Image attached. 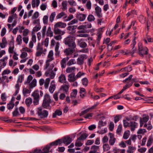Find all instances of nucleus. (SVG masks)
<instances>
[{"mask_svg": "<svg viewBox=\"0 0 153 153\" xmlns=\"http://www.w3.org/2000/svg\"><path fill=\"white\" fill-rule=\"evenodd\" d=\"M75 37L69 36L64 39L63 42L65 45H68L69 47L71 48L74 49L76 47V45L75 42Z\"/></svg>", "mask_w": 153, "mask_h": 153, "instance_id": "f257e3e1", "label": "nucleus"}, {"mask_svg": "<svg viewBox=\"0 0 153 153\" xmlns=\"http://www.w3.org/2000/svg\"><path fill=\"white\" fill-rule=\"evenodd\" d=\"M69 58L68 56L63 58L62 59L60 62V64L61 68H65L66 66V62L68 61L67 65L68 66H70L72 65L76 64V62L75 59H72L69 60L68 61Z\"/></svg>", "mask_w": 153, "mask_h": 153, "instance_id": "f03ea898", "label": "nucleus"}, {"mask_svg": "<svg viewBox=\"0 0 153 153\" xmlns=\"http://www.w3.org/2000/svg\"><path fill=\"white\" fill-rule=\"evenodd\" d=\"M149 49L146 47H143L141 43H138V53L141 56H143L144 55L147 54L148 53Z\"/></svg>", "mask_w": 153, "mask_h": 153, "instance_id": "7ed1b4c3", "label": "nucleus"}, {"mask_svg": "<svg viewBox=\"0 0 153 153\" xmlns=\"http://www.w3.org/2000/svg\"><path fill=\"white\" fill-rule=\"evenodd\" d=\"M136 44V42L135 41V38L134 37L133 39L132 42V43L131 44V46L132 48V51H129L128 50H126V51L123 50H121L120 51V53H124V55H127L128 54H130L132 56H133V54L137 51L136 48H134L135 45Z\"/></svg>", "mask_w": 153, "mask_h": 153, "instance_id": "20e7f679", "label": "nucleus"}, {"mask_svg": "<svg viewBox=\"0 0 153 153\" xmlns=\"http://www.w3.org/2000/svg\"><path fill=\"white\" fill-rule=\"evenodd\" d=\"M51 102L50 96L48 94H46L45 95L42 104L43 107L45 108L51 109V107L50 105V104Z\"/></svg>", "mask_w": 153, "mask_h": 153, "instance_id": "39448f33", "label": "nucleus"}, {"mask_svg": "<svg viewBox=\"0 0 153 153\" xmlns=\"http://www.w3.org/2000/svg\"><path fill=\"white\" fill-rule=\"evenodd\" d=\"M37 113L41 118H44L47 117L48 114V111L45 110L43 109L41 107L38 108Z\"/></svg>", "mask_w": 153, "mask_h": 153, "instance_id": "423d86ee", "label": "nucleus"}, {"mask_svg": "<svg viewBox=\"0 0 153 153\" xmlns=\"http://www.w3.org/2000/svg\"><path fill=\"white\" fill-rule=\"evenodd\" d=\"M33 97V103L35 105L38 104L40 99L39 92L37 90L34 91L31 94Z\"/></svg>", "mask_w": 153, "mask_h": 153, "instance_id": "0eeeda50", "label": "nucleus"}, {"mask_svg": "<svg viewBox=\"0 0 153 153\" xmlns=\"http://www.w3.org/2000/svg\"><path fill=\"white\" fill-rule=\"evenodd\" d=\"M37 51L36 53V56L38 57L40 56L42 53L45 54V52L46 51V49H43L40 43H38L36 48Z\"/></svg>", "mask_w": 153, "mask_h": 153, "instance_id": "6e6552de", "label": "nucleus"}, {"mask_svg": "<svg viewBox=\"0 0 153 153\" xmlns=\"http://www.w3.org/2000/svg\"><path fill=\"white\" fill-rule=\"evenodd\" d=\"M87 56L85 54H82L79 56L77 59V63L79 65H82L84 64V60L87 59Z\"/></svg>", "mask_w": 153, "mask_h": 153, "instance_id": "1a4fd4ad", "label": "nucleus"}, {"mask_svg": "<svg viewBox=\"0 0 153 153\" xmlns=\"http://www.w3.org/2000/svg\"><path fill=\"white\" fill-rule=\"evenodd\" d=\"M85 39H78L77 41V45L80 48H85L87 46V45L86 42H84Z\"/></svg>", "mask_w": 153, "mask_h": 153, "instance_id": "9d476101", "label": "nucleus"}, {"mask_svg": "<svg viewBox=\"0 0 153 153\" xmlns=\"http://www.w3.org/2000/svg\"><path fill=\"white\" fill-rule=\"evenodd\" d=\"M61 140L62 143H63L66 145L70 144L72 141V138L68 136H65Z\"/></svg>", "mask_w": 153, "mask_h": 153, "instance_id": "9b49d317", "label": "nucleus"}, {"mask_svg": "<svg viewBox=\"0 0 153 153\" xmlns=\"http://www.w3.org/2000/svg\"><path fill=\"white\" fill-rule=\"evenodd\" d=\"M99 104V103L97 102L93 106L91 107L90 108H88L87 109H86L82 111L79 114V116H82V115H83L86 113L88 112L89 111H90V110H92L94 109L96 106Z\"/></svg>", "mask_w": 153, "mask_h": 153, "instance_id": "f8f14e48", "label": "nucleus"}, {"mask_svg": "<svg viewBox=\"0 0 153 153\" xmlns=\"http://www.w3.org/2000/svg\"><path fill=\"white\" fill-rule=\"evenodd\" d=\"M95 13L96 15L99 18H101L102 17V14L101 13V9L99 6H96L95 8Z\"/></svg>", "mask_w": 153, "mask_h": 153, "instance_id": "ddd939ff", "label": "nucleus"}, {"mask_svg": "<svg viewBox=\"0 0 153 153\" xmlns=\"http://www.w3.org/2000/svg\"><path fill=\"white\" fill-rule=\"evenodd\" d=\"M69 87V85L67 82L66 84H63L61 85L59 90L62 91L64 92L67 94L68 91Z\"/></svg>", "mask_w": 153, "mask_h": 153, "instance_id": "4468645a", "label": "nucleus"}, {"mask_svg": "<svg viewBox=\"0 0 153 153\" xmlns=\"http://www.w3.org/2000/svg\"><path fill=\"white\" fill-rule=\"evenodd\" d=\"M77 79L74 73L70 74L68 76V80L70 82H74Z\"/></svg>", "mask_w": 153, "mask_h": 153, "instance_id": "2eb2a0df", "label": "nucleus"}, {"mask_svg": "<svg viewBox=\"0 0 153 153\" xmlns=\"http://www.w3.org/2000/svg\"><path fill=\"white\" fill-rule=\"evenodd\" d=\"M76 26H70L68 27L67 29L68 31V33L71 34L74 33L76 31Z\"/></svg>", "mask_w": 153, "mask_h": 153, "instance_id": "dca6fc26", "label": "nucleus"}, {"mask_svg": "<svg viewBox=\"0 0 153 153\" xmlns=\"http://www.w3.org/2000/svg\"><path fill=\"white\" fill-rule=\"evenodd\" d=\"M110 138L109 143L110 145L113 146L115 143L116 141V138L114 137V135L111 133H109Z\"/></svg>", "mask_w": 153, "mask_h": 153, "instance_id": "f3484780", "label": "nucleus"}, {"mask_svg": "<svg viewBox=\"0 0 153 153\" xmlns=\"http://www.w3.org/2000/svg\"><path fill=\"white\" fill-rule=\"evenodd\" d=\"M53 53V51H50L48 55L47 59L46 60L48 62H51L54 59Z\"/></svg>", "mask_w": 153, "mask_h": 153, "instance_id": "a211bd4d", "label": "nucleus"}, {"mask_svg": "<svg viewBox=\"0 0 153 153\" xmlns=\"http://www.w3.org/2000/svg\"><path fill=\"white\" fill-rule=\"evenodd\" d=\"M56 88V85L54 80H52L51 82L50 86L49 88V91L50 92L53 93Z\"/></svg>", "mask_w": 153, "mask_h": 153, "instance_id": "6ab92c4d", "label": "nucleus"}, {"mask_svg": "<svg viewBox=\"0 0 153 153\" xmlns=\"http://www.w3.org/2000/svg\"><path fill=\"white\" fill-rule=\"evenodd\" d=\"M137 123L134 121H131L130 122L129 127H131V130L133 131L134 130L135 128L137 127Z\"/></svg>", "mask_w": 153, "mask_h": 153, "instance_id": "aec40b11", "label": "nucleus"}, {"mask_svg": "<svg viewBox=\"0 0 153 153\" xmlns=\"http://www.w3.org/2000/svg\"><path fill=\"white\" fill-rule=\"evenodd\" d=\"M53 30L54 33L56 35H63L65 33L64 31H62L58 28L54 27Z\"/></svg>", "mask_w": 153, "mask_h": 153, "instance_id": "412c9836", "label": "nucleus"}, {"mask_svg": "<svg viewBox=\"0 0 153 153\" xmlns=\"http://www.w3.org/2000/svg\"><path fill=\"white\" fill-rule=\"evenodd\" d=\"M86 15L85 14L79 13L77 14L76 16V17L77 19H79L80 21H83L85 19Z\"/></svg>", "mask_w": 153, "mask_h": 153, "instance_id": "4be33fe9", "label": "nucleus"}, {"mask_svg": "<svg viewBox=\"0 0 153 153\" xmlns=\"http://www.w3.org/2000/svg\"><path fill=\"white\" fill-rule=\"evenodd\" d=\"M66 25L65 23L61 22H59L56 23L54 25V27L56 28L60 27L61 28H65L66 27Z\"/></svg>", "mask_w": 153, "mask_h": 153, "instance_id": "5701e85b", "label": "nucleus"}, {"mask_svg": "<svg viewBox=\"0 0 153 153\" xmlns=\"http://www.w3.org/2000/svg\"><path fill=\"white\" fill-rule=\"evenodd\" d=\"M59 81L61 83L66 82V78L64 74H61L59 77Z\"/></svg>", "mask_w": 153, "mask_h": 153, "instance_id": "b1692460", "label": "nucleus"}, {"mask_svg": "<svg viewBox=\"0 0 153 153\" xmlns=\"http://www.w3.org/2000/svg\"><path fill=\"white\" fill-rule=\"evenodd\" d=\"M71 48H68L65 49L64 51L65 54L66 56H69L73 52V50Z\"/></svg>", "mask_w": 153, "mask_h": 153, "instance_id": "393cba45", "label": "nucleus"}, {"mask_svg": "<svg viewBox=\"0 0 153 153\" xmlns=\"http://www.w3.org/2000/svg\"><path fill=\"white\" fill-rule=\"evenodd\" d=\"M62 143V142L60 139H58L55 141L51 143H50V146H56L59 144H61Z\"/></svg>", "mask_w": 153, "mask_h": 153, "instance_id": "a878e982", "label": "nucleus"}, {"mask_svg": "<svg viewBox=\"0 0 153 153\" xmlns=\"http://www.w3.org/2000/svg\"><path fill=\"white\" fill-rule=\"evenodd\" d=\"M91 150L89 153H95L99 149V146L94 145L91 146Z\"/></svg>", "mask_w": 153, "mask_h": 153, "instance_id": "bb28decb", "label": "nucleus"}, {"mask_svg": "<svg viewBox=\"0 0 153 153\" xmlns=\"http://www.w3.org/2000/svg\"><path fill=\"white\" fill-rule=\"evenodd\" d=\"M75 69L76 68L75 67H68L66 68V72L68 73H74Z\"/></svg>", "mask_w": 153, "mask_h": 153, "instance_id": "cd10ccee", "label": "nucleus"}, {"mask_svg": "<svg viewBox=\"0 0 153 153\" xmlns=\"http://www.w3.org/2000/svg\"><path fill=\"white\" fill-rule=\"evenodd\" d=\"M80 96L82 98H84L86 94L85 90L84 88H80Z\"/></svg>", "mask_w": 153, "mask_h": 153, "instance_id": "c85d7f7f", "label": "nucleus"}, {"mask_svg": "<svg viewBox=\"0 0 153 153\" xmlns=\"http://www.w3.org/2000/svg\"><path fill=\"white\" fill-rule=\"evenodd\" d=\"M32 102V100L30 97L26 98L25 100V103L27 107L30 106Z\"/></svg>", "mask_w": 153, "mask_h": 153, "instance_id": "c756f323", "label": "nucleus"}, {"mask_svg": "<svg viewBox=\"0 0 153 153\" xmlns=\"http://www.w3.org/2000/svg\"><path fill=\"white\" fill-rule=\"evenodd\" d=\"M62 112L60 110H57L54 113H53L52 117L53 118L56 117V116H60L62 114Z\"/></svg>", "mask_w": 153, "mask_h": 153, "instance_id": "7c9ffc66", "label": "nucleus"}, {"mask_svg": "<svg viewBox=\"0 0 153 153\" xmlns=\"http://www.w3.org/2000/svg\"><path fill=\"white\" fill-rule=\"evenodd\" d=\"M16 42L18 45H21L22 44V37L20 35H19L17 36L16 39Z\"/></svg>", "mask_w": 153, "mask_h": 153, "instance_id": "2f4dec72", "label": "nucleus"}, {"mask_svg": "<svg viewBox=\"0 0 153 153\" xmlns=\"http://www.w3.org/2000/svg\"><path fill=\"white\" fill-rule=\"evenodd\" d=\"M36 80L34 79L29 84V88H32L36 85Z\"/></svg>", "mask_w": 153, "mask_h": 153, "instance_id": "473e14b6", "label": "nucleus"}, {"mask_svg": "<svg viewBox=\"0 0 153 153\" xmlns=\"http://www.w3.org/2000/svg\"><path fill=\"white\" fill-rule=\"evenodd\" d=\"M50 146L47 145L44 147L42 151V153H48L50 148Z\"/></svg>", "mask_w": 153, "mask_h": 153, "instance_id": "72a5a7b5", "label": "nucleus"}, {"mask_svg": "<svg viewBox=\"0 0 153 153\" xmlns=\"http://www.w3.org/2000/svg\"><path fill=\"white\" fill-rule=\"evenodd\" d=\"M88 136V134L86 133H83L78 138L81 140H85Z\"/></svg>", "mask_w": 153, "mask_h": 153, "instance_id": "f704fd0d", "label": "nucleus"}, {"mask_svg": "<svg viewBox=\"0 0 153 153\" xmlns=\"http://www.w3.org/2000/svg\"><path fill=\"white\" fill-rule=\"evenodd\" d=\"M77 92V91L76 89L73 90L71 94V98L72 99L75 98L76 97Z\"/></svg>", "mask_w": 153, "mask_h": 153, "instance_id": "c9c22d12", "label": "nucleus"}, {"mask_svg": "<svg viewBox=\"0 0 153 153\" xmlns=\"http://www.w3.org/2000/svg\"><path fill=\"white\" fill-rule=\"evenodd\" d=\"M82 145L83 143L81 142V140L78 138L76 141L75 146L77 147H80L82 146Z\"/></svg>", "mask_w": 153, "mask_h": 153, "instance_id": "e433bc0d", "label": "nucleus"}, {"mask_svg": "<svg viewBox=\"0 0 153 153\" xmlns=\"http://www.w3.org/2000/svg\"><path fill=\"white\" fill-rule=\"evenodd\" d=\"M82 84L85 86H87L88 81L87 78L85 77L82 79Z\"/></svg>", "mask_w": 153, "mask_h": 153, "instance_id": "4c0bfd02", "label": "nucleus"}, {"mask_svg": "<svg viewBox=\"0 0 153 153\" xmlns=\"http://www.w3.org/2000/svg\"><path fill=\"white\" fill-rule=\"evenodd\" d=\"M129 135L130 131L129 130H127L125 132L123 137L124 139H127L128 138Z\"/></svg>", "mask_w": 153, "mask_h": 153, "instance_id": "58836bf2", "label": "nucleus"}, {"mask_svg": "<svg viewBox=\"0 0 153 153\" xmlns=\"http://www.w3.org/2000/svg\"><path fill=\"white\" fill-rule=\"evenodd\" d=\"M62 9L63 10H65L67 9V1H64L62 3Z\"/></svg>", "mask_w": 153, "mask_h": 153, "instance_id": "ea45409f", "label": "nucleus"}, {"mask_svg": "<svg viewBox=\"0 0 153 153\" xmlns=\"http://www.w3.org/2000/svg\"><path fill=\"white\" fill-rule=\"evenodd\" d=\"M15 105L14 104L12 101H10L9 103L7 105V107L8 109L10 110L13 108Z\"/></svg>", "mask_w": 153, "mask_h": 153, "instance_id": "a19ab883", "label": "nucleus"}, {"mask_svg": "<svg viewBox=\"0 0 153 153\" xmlns=\"http://www.w3.org/2000/svg\"><path fill=\"white\" fill-rule=\"evenodd\" d=\"M136 149L135 147L129 146L127 151V153H133V150Z\"/></svg>", "mask_w": 153, "mask_h": 153, "instance_id": "79ce46f5", "label": "nucleus"}, {"mask_svg": "<svg viewBox=\"0 0 153 153\" xmlns=\"http://www.w3.org/2000/svg\"><path fill=\"white\" fill-rule=\"evenodd\" d=\"M133 84V82L131 81H129L128 83L123 87V89L125 90L127 88L131 86Z\"/></svg>", "mask_w": 153, "mask_h": 153, "instance_id": "37998d69", "label": "nucleus"}, {"mask_svg": "<svg viewBox=\"0 0 153 153\" xmlns=\"http://www.w3.org/2000/svg\"><path fill=\"white\" fill-rule=\"evenodd\" d=\"M47 34L48 36L52 37L53 36V33L51 30V27H49L48 28L47 31Z\"/></svg>", "mask_w": 153, "mask_h": 153, "instance_id": "c03bdc74", "label": "nucleus"}, {"mask_svg": "<svg viewBox=\"0 0 153 153\" xmlns=\"http://www.w3.org/2000/svg\"><path fill=\"white\" fill-rule=\"evenodd\" d=\"M50 80V78H47L46 79L45 82H44V86L45 88L46 89L48 88Z\"/></svg>", "mask_w": 153, "mask_h": 153, "instance_id": "a18cd8bd", "label": "nucleus"}, {"mask_svg": "<svg viewBox=\"0 0 153 153\" xmlns=\"http://www.w3.org/2000/svg\"><path fill=\"white\" fill-rule=\"evenodd\" d=\"M13 117H17L20 115L18 111V108H15L14 111L12 113Z\"/></svg>", "mask_w": 153, "mask_h": 153, "instance_id": "49530a36", "label": "nucleus"}, {"mask_svg": "<svg viewBox=\"0 0 153 153\" xmlns=\"http://www.w3.org/2000/svg\"><path fill=\"white\" fill-rule=\"evenodd\" d=\"M6 65V62L3 60H0V67L2 69L4 68Z\"/></svg>", "mask_w": 153, "mask_h": 153, "instance_id": "de8ad7c7", "label": "nucleus"}, {"mask_svg": "<svg viewBox=\"0 0 153 153\" xmlns=\"http://www.w3.org/2000/svg\"><path fill=\"white\" fill-rule=\"evenodd\" d=\"M95 18L92 14L89 15L87 17V20L89 22H92L95 20Z\"/></svg>", "mask_w": 153, "mask_h": 153, "instance_id": "09e8293b", "label": "nucleus"}, {"mask_svg": "<svg viewBox=\"0 0 153 153\" xmlns=\"http://www.w3.org/2000/svg\"><path fill=\"white\" fill-rule=\"evenodd\" d=\"M30 91L26 88H24L22 90L23 95L25 96L26 94L30 93Z\"/></svg>", "mask_w": 153, "mask_h": 153, "instance_id": "8fccbe9b", "label": "nucleus"}, {"mask_svg": "<svg viewBox=\"0 0 153 153\" xmlns=\"http://www.w3.org/2000/svg\"><path fill=\"white\" fill-rule=\"evenodd\" d=\"M149 117L148 115L143 117L142 119H140V120L144 123H146L149 120Z\"/></svg>", "mask_w": 153, "mask_h": 153, "instance_id": "3c124183", "label": "nucleus"}, {"mask_svg": "<svg viewBox=\"0 0 153 153\" xmlns=\"http://www.w3.org/2000/svg\"><path fill=\"white\" fill-rule=\"evenodd\" d=\"M33 79V77L31 75H29L27 77V80L25 82V84H29Z\"/></svg>", "mask_w": 153, "mask_h": 153, "instance_id": "603ef678", "label": "nucleus"}, {"mask_svg": "<svg viewBox=\"0 0 153 153\" xmlns=\"http://www.w3.org/2000/svg\"><path fill=\"white\" fill-rule=\"evenodd\" d=\"M55 15L56 13L55 12H53L51 13L49 18L50 21L51 22H52L53 21Z\"/></svg>", "mask_w": 153, "mask_h": 153, "instance_id": "864d4df0", "label": "nucleus"}, {"mask_svg": "<svg viewBox=\"0 0 153 153\" xmlns=\"http://www.w3.org/2000/svg\"><path fill=\"white\" fill-rule=\"evenodd\" d=\"M106 124L105 122H104L102 120L100 121L99 122L98 127L101 128L102 126H105Z\"/></svg>", "mask_w": 153, "mask_h": 153, "instance_id": "5fc2aeb1", "label": "nucleus"}, {"mask_svg": "<svg viewBox=\"0 0 153 153\" xmlns=\"http://www.w3.org/2000/svg\"><path fill=\"white\" fill-rule=\"evenodd\" d=\"M24 78V75H20L19 76L17 82H20L21 83L23 79Z\"/></svg>", "mask_w": 153, "mask_h": 153, "instance_id": "6e6d98bb", "label": "nucleus"}, {"mask_svg": "<svg viewBox=\"0 0 153 153\" xmlns=\"http://www.w3.org/2000/svg\"><path fill=\"white\" fill-rule=\"evenodd\" d=\"M103 150L105 151L108 150L110 149L109 145L108 144H105L103 146Z\"/></svg>", "mask_w": 153, "mask_h": 153, "instance_id": "4d7b16f0", "label": "nucleus"}, {"mask_svg": "<svg viewBox=\"0 0 153 153\" xmlns=\"http://www.w3.org/2000/svg\"><path fill=\"white\" fill-rule=\"evenodd\" d=\"M29 33V30L27 29H25L23 31V36L25 37L27 36Z\"/></svg>", "mask_w": 153, "mask_h": 153, "instance_id": "13d9d810", "label": "nucleus"}, {"mask_svg": "<svg viewBox=\"0 0 153 153\" xmlns=\"http://www.w3.org/2000/svg\"><path fill=\"white\" fill-rule=\"evenodd\" d=\"M122 130V125L121 124L119 125L118 127L117 130V133L120 134Z\"/></svg>", "mask_w": 153, "mask_h": 153, "instance_id": "bf43d9fd", "label": "nucleus"}, {"mask_svg": "<svg viewBox=\"0 0 153 153\" xmlns=\"http://www.w3.org/2000/svg\"><path fill=\"white\" fill-rule=\"evenodd\" d=\"M65 14L64 12H62L61 13L58 14L56 16V19H58L61 18L63 16H64Z\"/></svg>", "mask_w": 153, "mask_h": 153, "instance_id": "052dcab7", "label": "nucleus"}, {"mask_svg": "<svg viewBox=\"0 0 153 153\" xmlns=\"http://www.w3.org/2000/svg\"><path fill=\"white\" fill-rule=\"evenodd\" d=\"M153 141V139L151 137H149L147 141V146H150L152 144Z\"/></svg>", "mask_w": 153, "mask_h": 153, "instance_id": "680f3d73", "label": "nucleus"}, {"mask_svg": "<svg viewBox=\"0 0 153 153\" xmlns=\"http://www.w3.org/2000/svg\"><path fill=\"white\" fill-rule=\"evenodd\" d=\"M84 75L85 73H84L82 72L81 71H79L76 76V79H77L78 78H80L81 76Z\"/></svg>", "mask_w": 153, "mask_h": 153, "instance_id": "e2e57ef3", "label": "nucleus"}, {"mask_svg": "<svg viewBox=\"0 0 153 153\" xmlns=\"http://www.w3.org/2000/svg\"><path fill=\"white\" fill-rule=\"evenodd\" d=\"M68 3L71 6H76V3L74 0H69L68 1Z\"/></svg>", "mask_w": 153, "mask_h": 153, "instance_id": "0e129e2a", "label": "nucleus"}, {"mask_svg": "<svg viewBox=\"0 0 153 153\" xmlns=\"http://www.w3.org/2000/svg\"><path fill=\"white\" fill-rule=\"evenodd\" d=\"M86 5L88 9L90 10L91 9V1L90 0H88L87 1Z\"/></svg>", "mask_w": 153, "mask_h": 153, "instance_id": "69168bd1", "label": "nucleus"}, {"mask_svg": "<svg viewBox=\"0 0 153 153\" xmlns=\"http://www.w3.org/2000/svg\"><path fill=\"white\" fill-rule=\"evenodd\" d=\"M1 99L3 101H5L6 100L7 97L5 93H2L1 95Z\"/></svg>", "mask_w": 153, "mask_h": 153, "instance_id": "338daca9", "label": "nucleus"}, {"mask_svg": "<svg viewBox=\"0 0 153 153\" xmlns=\"http://www.w3.org/2000/svg\"><path fill=\"white\" fill-rule=\"evenodd\" d=\"M123 126L125 128H126L128 127H129L130 123H129L127 122L126 120H123Z\"/></svg>", "mask_w": 153, "mask_h": 153, "instance_id": "774afa93", "label": "nucleus"}]
</instances>
